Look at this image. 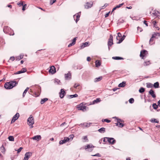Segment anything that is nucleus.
Wrapping results in <instances>:
<instances>
[{"mask_svg": "<svg viewBox=\"0 0 160 160\" xmlns=\"http://www.w3.org/2000/svg\"><path fill=\"white\" fill-rule=\"evenodd\" d=\"M18 82L16 81H10L5 83L4 87L7 89H10L16 86Z\"/></svg>", "mask_w": 160, "mask_h": 160, "instance_id": "obj_1", "label": "nucleus"}, {"mask_svg": "<svg viewBox=\"0 0 160 160\" xmlns=\"http://www.w3.org/2000/svg\"><path fill=\"white\" fill-rule=\"evenodd\" d=\"M34 123V118L32 115L30 116V117L28 118L27 120V123L28 125L30 126L31 128H33V125Z\"/></svg>", "mask_w": 160, "mask_h": 160, "instance_id": "obj_2", "label": "nucleus"}, {"mask_svg": "<svg viewBox=\"0 0 160 160\" xmlns=\"http://www.w3.org/2000/svg\"><path fill=\"white\" fill-rule=\"evenodd\" d=\"M70 136V138L67 137H64L63 140H61L59 141V143L60 144H62L68 141L71 139V140H72L74 137V136L73 135H72Z\"/></svg>", "mask_w": 160, "mask_h": 160, "instance_id": "obj_3", "label": "nucleus"}, {"mask_svg": "<svg viewBox=\"0 0 160 160\" xmlns=\"http://www.w3.org/2000/svg\"><path fill=\"white\" fill-rule=\"evenodd\" d=\"M113 44V36L112 34L110 35L108 41V46L109 49V47Z\"/></svg>", "mask_w": 160, "mask_h": 160, "instance_id": "obj_4", "label": "nucleus"}, {"mask_svg": "<svg viewBox=\"0 0 160 160\" xmlns=\"http://www.w3.org/2000/svg\"><path fill=\"white\" fill-rule=\"evenodd\" d=\"M11 29L8 26H5L4 27L3 31L4 32L6 33H8L10 35H13L14 33L13 32L12 33H9V31L11 30Z\"/></svg>", "mask_w": 160, "mask_h": 160, "instance_id": "obj_5", "label": "nucleus"}, {"mask_svg": "<svg viewBox=\"0 0 160 160\" xmlns=\"http://www.w3.org/2000/svg\"><path fill=\"white\" fill-rule=\"evenodd\" d=\"M77 108L78 109V110H82L84 111L86 110V106H83L82 104L81 103L77 106Z\"/></svg>", "mask_w": 160, "mask_h": 160, "instance_id": "obj_6", "label": "nucleus"}, {"mask_svg": "<svg viewBox=\"0 0 160 160\" xmlns=\"http://www.w3.org/2000/svg\"><path fill=\"white\" fill-rule=\"evenodd\" d=\"M19 117V114L17 112L16 114L13 116L11 121V123H12L14 122L16 120H17Z\"/></svg>", "mask_w": 160, "mask_h": 160, "instance_id": "obj_7", "label": "nucleus"}, {"mask_svg": "<svg viewBox=\"0 0 160 160\" xmlns=\"http://www.w3.org/2000/svg\"><path fill=\"white\" fill-rule=\"evenodd\" d=\"M32 153L31 152H26L25 154V156L23 160H28L29 158L32 155Z\"/></svg>", "mask_w": 160, "mask_h": 160, "instance_id": "obj_8", "label": "nucleus"}, {"mask_svg": "<svg viewBox=\"0 0 160 160\" xmlns=\"http://www.w3.org/2000/svg\"><path fill=\"white\" fill-rule=\"evenodd\" d=\"M66 93L63 89H62L61 90L60 92H59V96L61 98H63L65 95Z\"/></svg>", "mask_w": 160, "mask_h": 160, "instance_id": "obj_9", "label": "nucleus"}, {"mask_svg": "<svg viewBox=\"0 0 160 160\" xmlns=\"http://www.w3.org/2000/svg\"><path fill=\"white\" fill-rule=\"evenodd\" d=\"M93 3L92 2H87L84 5L85 8L86 9H88L91 8L92 5Z\"/></svg>", "mask_w": 160, "mask_h": 160, "instance_id": "obj_10", "label": "nucleus"}, {"mask_svg": "<svg viewBox=\"0 0 160 160\" xmlns=\"http://www.w3.org/2000/svg\"><path fill=\"white\" fill-rule=\"evenodd\" d=\"M148 53L147 51L146 50H143L141 51L140 57L142 58V59L143 58V57L145 56V55Z\"/></svg>", "mask_w": 160, "mask_h": 160, "instance_id": "obj_11", "label": "nucleus"}, {"mask_svg": "<svg viewBox=\"0 0 160 160\" xmlns=\"http://www.w3.org/2000/svg\"><path fill=\"white\" fill-rule=\"evenodd\" d=\"M108 142L110 144H112L115 143L116 140L113 138H107Z\"/></svg>", "mask_w": 160, "mask_h": 160, "instance_id": "obj_12", "label": "nucleus"}, {"mask_svg": "<svg viewBox=\"0 0 160 160\" xmlns=\"http://www.w3.org/2000/svg\"><path fill=\"white\" fill-rule=\"evenodd\" d=\"M49 73L52 74L56 72V69L55 67L53 66H52L51 67L50 69H49Z\"/></svg>", "mask_w": 160, "mask_h": 160, "instance_id": "obj_13", "label": "nucleus"}, {"mask_svg": "<svg viewBox=\"0 0 160 160\" xmlns=\"http://www.w3.org/2000/svg\"><path fill=\"white\" fill-rule=\"evenodd\" d=\"M80 13H77L75 15L73 16V18L75 19L76 18V22L79 20V18L80 17Z\"/></svg>", "mask_w": 160, "mask_h": 160, "instance_id": "obj_14", "label": "nucleus"}, {"mask_svg": "<svg viewBox=\"0 0 160 160\" xmlns=\"http://www.w3.org/2000/svg\"><path fill=\"white\" fill-rule=\"evenodd\" d=\"M31 139L38 141L41 139V136L40 135H38L32 137Z\"/></svg>", "mask_w": 160, "mask_h": 160, "instance_id": "obj_15", "label": "nucleus"}, {"mask_svg": "<svg viewBox=\"0 0 160 160\" xmlns=\"http://www.w3.org/2000/svg\"><path fill=\"white\" fill-rule=\"evenodd\" d=\"M149 93L153 98H155L156 97V95L154 93V92L151 89L149 92Z\"/></svg>", "mask_w": 160, "mask_h": 160, "instance_id": "obj_16", "label": "nucleus"}, {"mask_svg": "<svg viewBox=\"0 0 160 160\" xmlns=\"http://www.w3.org/2000/svg\"><path fill=\"white\" fill-rule=\"evenodd\" d=\"M101 100L100 98H97L96 100L93 101L91 104H94L97 103L101 101Z\"/></svg>", "mask_w": 160, "mask_h": 160, "instance_id": "obj_17", "label": "nucleus"}, {"mask_svg": "<svg viewBox=\"0 0 160 160\" xmlns=\"http://www.w3.org/2000/svg\"><path fill=\"white\" fill-rule=\"evenodd\" d=\"M65 77L66 79L71 78V75L70 72H69L67 74H65Z\"/></svg>", "mask_w": 160, "mask_h": 160, "instance_id": "obj_18", "label": "nucleus"}, {"mask_svg": "<svg viewBox=\"0 0 160 160\" xmlns=\"http://www.w3.org/2000/svg\"><path fill=\"white\" fill-rule=\"evenodd\" d=\"M76 38H75L73 39L72 42L68 45V47H70L75 44L77 39Z\"/></svg>", "mask_w": 160, "mask_h": 160, "instance_id": "obj_19", "label": "nucleus"}, {"mask_svg": "<svg viewBox=\"0 0 160 160\" xmlns=\"http://www.w3.org/2000/svg\"><path fill=\"white\" fill-rule=\"evenodd\" d=\"M124 4V3H122L121 4H119L118 5H117L116 7H115L112 9V12H113L117 8H119L121 7Z\"/></svg>", "mask_w": 160, "mask_h": 160, "instance_id": "obj_20", "label": "nucleus"}, {"mask_svg": "<svg viewBox=\"0 0 160 160\" xmlns=\"http://www.w3.org/2000/svg\"><path fill=\"white\" fill-rule=\"evenodd\" d=\"M160 36L159 34L158 33H155L153 34L152 35V38H158Z\"/></svg>", "mask_w": 160, "mask_h": 160, "instance_id": "obj_21", "label": "nucleus"}, {"mask_svg": "<svg viewBox=\"0 0 160 160\" xmlns=\"http://www.w3.org/2000/svg\"><path fill=\"white\" fill-rule=\"evenodd\" d=\"M102 78V76L99 77L98 78H95L94 80V82H97L100 81Z\"/></svg>", "mask_w": 160, "mask_h": 160, "instance_id": "obj_22", "label": "nucleus"}, {"mask_svg": "<svg viewBox=\"0 0 160 160\" xmlns=\"http://www.w3.org/2000/svg\"><path fill=\"white\" fill-rule=\"evenodd\" d=\"M101 65V63L99 60H97L95 61V65L96 67H98L100 66Z\"/></svg>", "mask_w": 160, "mask_h": 160, "instance_id": "obj_23", "label": "nucleus"}, {"mask_svg": "<svg viewBox=\"0 0 160 160\" xmlns=\"http://www.w3.org/2000/svg\"><path fill=\"white\" fill-rule=\"evenodd\" d=\"M82 139L83 140V142H88V137L87 136H85L83 137L82 138Z\"/></svg>", "mask_w": 160, "mask_h": 160, "instance_id": "obj_24", "label": "nucleus"}, {"mask_svg": "<svg viewBox=\"0 0 160 160\" xmlns=\"http://www.w3.org/2000/svg\"><path fill=\"white\" fill-rule=\"evenodd\" d=\"M89 42H86L83 43V44L81 46V48H84L85 47L87 46L88 45Z\"/></svg>", "mask_w": 160, "mask_h": 160, "instance_id": "obj_25", "label": "nucleus"}, {"mask_svg": "<svg viewBox=\"0 0 160 160\" xmlns=\"http://www.w3.org/2000/svg\"><path fill=\"white\" fill-rule=\"evenodd\" d=\"M98 131L100 133H102L105 132V128H102L98 130Z\"/></svg>", "mask_w": 160, "mask_h": 160, "instance_id": "obj_26", "label": "nucleus"}, {"mask_svg": "<svg viewBox=\"0 0 160 160\" xmlns=\"http://www.w3.org/2000/svg\"><path fill=\"white\" fill-rule=\"evenodd\" d=\"M23 55H21L17 57L16 58V60H20L21 59H22L23 58Z\"/></svg>", "mask_w": 160, "mask_h": 160, "instance_id": "obj_27", "label": "nucleus"}, {"mask_svg": "<svg viewBox=\"0 0 160 160\" xmlns=\"http://www.w3.org/2000/svg\"><path fill=\"white\" fill-rule=\"evenodd\" d=\"M48 99L47 98H44V99H42L41 101V104H43L45 102H46L48 100Z\"/></svg>", "mask_w": 160, "mask_h": 160, "instance_id": "obj_28", "label": "nucleus"}, {"mask_svg": "<svg viewBox=\"0 0 160 160\" xmlns=\"http://www.w3.org/2000/svg\"><path fill=\"white\" fill-rule=\"evenodd\" d=\"M116 124L117 126H119L120 127H122L123 126V124L120 122H117Z\"/></svg>", "mask_w": 160, "mask_h": 160, "instance_id": "obj_29", "label": "nucleus"}, {"mask_svg": "<svg viewBox=\"0 0 160 160\" xmlns=\"http://www.w3.org/2000/svg\"><path fill=\"white\" fill-rule=\"evenodd\" d=\"M112 58L115 60H122L123 59V58L119 57H113Z\"/></svg>", "mask_w": 160, "mask_h": 160, "instance_id": "obj_30", "label": "nucleus"}, {"mask_svg": "<svg viewBox=\"0 0 160 160\" xmlns=\"http://www.w3.org/2000/svg\"><path fill=\"white\" fill-rule=\"evenodd\" d=\"M28 89H29V88L27 87L26 88V89L24 90V92H23V94H22V96L23 97H24L25 96L26 93L27 92Z\"/></svg>", "mask_w": 160, "mask_h": 160, "instance_id": "obj_31", "label": "nucleus"}, {"mask_svg": "<svg viewBox=\"0 0 160 160\" xmlns=\"http://www.w3.org/2000/svg\"><path fill=\"white\" fill-rule=\"evenodd\" d=\"M125 83L124 82H122L120 83L118 85V87H123L125 86Z\"/></svg>", "mask_w": 160, "mask_h": 160, "instance_id": "obj_32", "label": "nucleus"}, {"mask_svg": "<svg viewBox=\"0 0 160 160\" xmlns=\"http://www.w3.org/2000/svg\"><path fill=\"white\" fill-rule=\"evenodd\" d=\"M153 86V85L150 83H147V87L148 88H152Z\"/></svg>", "mask_w": 160, "mask_h": 160, "instance_id": "obj_33", "label": "nucleus"}, {"mask_svg": "<svg viewBox=\"0 0 160 160\" xmlns=\"http://www.w3.org/2000/svg\"><path fill=\"white\" fill-rule=\"evenodd\" d=\"M150 121L152 122H156L157 123H159V121L155 119H152Z\"/></svg>", "mask_w": 160, "mask_h": 160, "instance_id": "obj_34", "label": "nucleus"}, {"mask_svg": "<svg viewBox=\"0 0 160 160\" xmlns=\"http://www.w3.org/2000/svg\"><path fill=\"white\" fill-rule=\"evenodd\" d=\"M158 105H157L156 103H153L152 104V107L153 108L155 109H156L158 108Z\"/></svg>", "mask_w": 160, "mask_h": 160, "instance_id": "obj_35", "label": "nucleus"}, {"mask_svg": "<svg viewBox=\"0 0 160 160\" xmlns=\"http://www.w3.org/2000/svg\"><path fill=\"white\" fill-rule=\"evenodd\" d=\"M94 147L92 145L88 144L85 147V149H87L89 148H92Z\"/></svg>", "mask_w": 160, "mask_h": 160, "instance_id": "obj_36", "label": "nucleus"}, {"mask_svg": "<svg viewBox=\"0 0 160 160\" xmlns=\"http://www.w3.org/2000/svg\"><path fill=\"white\" fill-rule=\"evenodd\" d=\"M8 139L10 141H14V138L12 136H9L8 137Z\"/></svg>", "mask_w": 160, "mask_h": 160, "instance_id": "obj_37", "label": "nucleus"}, {"mask_svg": "<svg viewBox=\"0 0 160 160\" xmlns=\"http://www.w3.org/2000/svg\"><path fill=\"white\" fill-rule=\"evenodd\" d=\"M159 83L158 82H156L155 83H154L153 86H154V87L155 88H158L159 87Z\"/></svg>", "mask_w": 160, "mask_h": 160, "instance_id": "obj_38", "label": "nucleus"}, {"mask_svg": "<svg viewBox=\"0 0 160 160\" xmlns=\"http://www.w3.org/2000/svg\"><path fill=\"white\" fill-rule=\"evenodd\" d=\"M145 91V89L143 88H141L139 89V91L140 93H142Z\"/></svg>", "mask_w": 160, "mask_h": 160, "instance_id": "obj_39", "label": "nucleus"}, {"mask_svg": "<svg viewBox=\"0 0 160 160\" xmlns=\"http://www.w3.org/2000/svg\"><path fill=\"white\" fill-rule=\"evenodd\" d=\"M0 150L2 152H5V149L3 145H2V147L0 148Z\"/></svg>", "mask_w": 160, "mask_h": 160, "instance_id": "obj_40", "label": "nucleus"}, {"mask_svg": "<svg viewBox=\"0 0 160 160\" xmlns=\"http://www.w3.org/2000/svg\"><path fill=\"white\" fill-rule=\"evenodd\" d=\"M78 96V94H76L74 95H70L68 96V97H70V98H72L73 97H77Z\"/></svg>", "mask_w": 160, "mask_h": 160, "instance_id": "obj_41", "label": "nucleus"}, {"mask_svg": "<svg viewBox=\"0 0 160 160\" xmlns=\"http://www.w3.org/2000/svg\"><path fill=\"white\" fill-rule=\"evenodd\" d=\"M18 5L19 6H23L24 5V2L23 1H21L20 2L18 3Z\"/></svg>", "mask_w": 160, "mask_h": 160, "instance_id": "obj_42", "label": "nucleus"}, {"mask_svg": "<svg viewBox=\"0 0 160 160\" xmlns=\"http://www.w3.org/2000/svg\"><path fill=\"white\" fill-rule=\"evenodd\" d=\"M150 63L149 61L145 62L144 63V65L145 66L149 65Z\"/></svg>", "mask_w": 160, "mask_h": 160, "instance_id": "obj_43", "label": "nucleus"}, {"mask_svg": "<svg viewBox=\"0 0 160 160\" xmlns=\"http://www.w3.org/2000/svg\"><path fill=\"white\" fill-rule=\"evenodd\" d=\"M124 39V38H123V37H122V38H120V39L119 40V41H118V43H121L123 41V40Z\"/></svg>", "mask_w": 160, "mask_h": 160, "instance_id": "obj_44", "label": "nucleus"}, {"mask_svg": "<svg viewBox=\"0 0 160 160\" xmlns=\"http://www.w3.org/2000/svg\"><path fill=\"white\" fill-rule=\"evenodd\" d=\"M124 39V38H123V37H122V38H120V39L119 40V41H118V43H121L123 41V40Z\"/></svg>", "mask_w": 160, "mask_h": 160, "instance_id": "obj_45", "label": "nucleus"}, {"mask_svg": "<svg viewBox=\"0 0 160 160\" xmlns=\"http://www.w3.org/2000/svg\"><path fill=\"white\" fill-rule=\"evenodd\" d=\"M102 122H106L108 123L110 122H111L110 120L108 119H102Z\"/></svg>", "mask_w": 160, "mask_h": 160, "instance_id": "obj_46", "label": "nucleus"}, {"mask_svg": "<svg viewBox=\"0 0 160 160\" xmlns=\"http://www.w3.org/2000/svg\"><path fill=\"white\" fill-rule=\"evenodd\" d=\"M22 6L23 7L22 9L23 11H24L26 9V8L27 6V5L26 4H25L23 5Z\"/></svg>", "mask_w": 160, "mask_h": 160, "instance_id": "obj_47", "label": "nucleus"}, {"mask_svg": "<svg viewBox=\"0 0 160 160\" xmlns=\"http://www.w3.org/2000/svg\"><path fill=\"white\" fill-rule=\"evenodd\" d=\"M129 102L130 103H132L134 102V100L133 98H131L129 100Z\"/></svg>", "mask_w": 160, "mask_h": 160, "instance_id": "obj_48", "label": "nucleus"}, {"mask_svg": "<svg viewBox=\"0 0 160 160\" xmlns=\"http://www.w3.org/2000/svg\"><path fill=\"white\" fill-rule=\"evenodd\" d=\"M153 41V38H152V37L149 40V43L151 44H152V43Z\"/></svg>", "mask_w": 160, "mask_h": 160, "instance_id": "obj_49", "label": "nucleus"}, {"mask_svg": "<svg viewBox=\"0 0 160 160\" xmlns=\"http://www.w3.org/2000/svg\"><path fill=\"white\" fill-rule=\"evenodd\" d=\"M22 148H22L20 147L18 149V150H15L17 151L18 153H19L21 151V150H22Z\"/></svg>", "mask_w": 160, "mask_h": 160, "instance_id": "obj_50", "label": "nucleus"}, {"mask_svg": "<svg viewBox=\"0 0 160 160\" xmlns=\"http://www.w3.org/2000/svg\"><path fill=\"white\" fill-rule=\"evenodd\" d=\"M21 71L22 73H24L27 71V69L25 68H23L21 69Z\"/></svg>", "mask_w": 160, "mask_h": 160, "instance_id": "obj_51", "label": "nucleus"}, {"mask_svg": "<svg viewBox=\"0 0 160 160\" xmlns=\"http://www.w3.org/2000/svg\"><path fill=\"white\" fill-rule=\"evenodd\" d=\"M152 23L154 25V27H156V26H157V25H156L157 22L156 21H155V20L153 21L152 22Z\"/></svg>", "mask_w": 160, "mask_h": 160, "instance_id": "obj_52", "label": "nucleus"}, {"mask_svg": "<svg viewBox=\"0 0 160 160\" xmlns=\"http://www.w3.org/2000/svg\"><path fill=\"white\" fill-rule=\"evenodd\" d=\"M107 138H108L106 137L103 138V141L104 142L106 143L108 142Z\"/></svg>", "mask_w": 160, "mask_h": 160, "instance_id": "obj_53", "label": "nucleus"}, {"mask_svg": "<svg viewBox=\"0 0 160 160\" xmlns=\"http://www.w3.org/2000/svg\"><path fill=\"white\" fill-rule=\"evenodd\" d=\"M80 85L79 83H75L74 85V87L75 88H77V87L78 86H79Z\"/></svg>", "mask_w": 160, "mask_h": 160, "instance_id": "obj_54", "label": "nucleus"}, {"mask_svg": "<svg viewBox=\"0 0 160 160\" xmlns=\"http://www.w3.org/2000/svg\"><path fill=\"white\" fill-rule=\"evenodd\" d=\"M81 125H83L84 126H85L86 127H88V123L87 122L84 123L83 124H81Z\"/></svg>", "mask_w": 160, "mask_h": 160, "instance_id": "obj_55", "label": "nucleus"}, {"mask_svg": "<svg viewBox=\"0 0 160 160\" xmlns=\"http://www.w3.org/2000/svg\"><path fill=\"white\" fill-rule=\"evenodd\" d=\"M138 30L140 32H141L142 31V29L141 28L138 27Z\"/></svg>", "mask_w": 160, "mask_h": 160, "instance_id": "obj_56", "label": "nucleus"}, {"mask_svg": "<svg viewBox=\"0 0 160 160\" xmlns=\"http://www.w3.org/2000/svg\"><path fill=\"white\" fill-rule=\"evenodd\" d=\"M21 73H22V71H21V70H20V71L17 72H16V73L15 74H19Z\"/></svg>", "mask_w": 160, "mask_h": 160, "instance_id": "obj_57", "label": "nucleus"}, {"mask_svg": "<svg viewBox=\"0 0 160 160\" xmlns=\"http://www.w3.org/2000/svg\"><path fill=\"white\" fill-rule=\"evenodd\" d=\"M15 59V58L14 57H12L10 58V60L12 61H13Z\"/></svg>", "mask_w": 160, "mask_h": 160, "instance_id": "obj_58", "label": "nucleus"}, {"mask_svg": "<svg viewBox=\"0 0 160 160\" xmlns=\"http://www.w3.org/2000/svg\"><path fill=\"white\" fill-rule=\"evenodd\" d=\"M143 23L146 25V26H148V23L147 21H146L145 20H144L143 21Z\"/></svg>", "mask_w": 160, "mask_h": 160, "instance_id": "obj_59", "label": "nucleus"}, {"mask_svg": "<svg viewBox=\"0 0 160 160\" xmlns=\"http://www.w3.org/2000/svg\"><path fill=\"white\" fill-rule=\"evenodd\" d=\"M39 94L38 93H35L34 95H33L35 97H37L39 96Z\"/></svg>", "mask_w": 160, "mask_h": 160, "instance_id": "obj_60", "label": "nucleus"}, {"mask_svg": "<svg viewBox=\"0 0 160 160\" xmlns=\"http://www.w3.org/2000/svg\"><path fill=\"white\" fill-rule=\"evenodd\" d=\"M118 37H121V36H122V35H121V33H120V32H118Z\"/></svg>", "mask_w": 160, "mask_h": 160, "instance_id": "obj_61", "label": "nucleus"}, {"mask_svg": "<svg viewBox=\"0 0 160 160\" xmlns=\"http://www.w3.org/2000/svg\"><path fill=\"white\" fill-rule=\"evenodd\" d=\"M117 122H122V120H121V119H117Z\"/></svg>", "mask_w": 160, "mask_h": 160, "instance_id": "obj_62", "label": "nucleus"}, {"mask_svg": "<svg viewBox=\"0 0 160 160\" xmlns=\"http://www.w3.org/2000/svg\"><path fill=\"white\" fill-rule=\"evenodd\" d=\"M110 12H109L105 14V18L107 17L108 16Z\"/></svg>", "mask_w": 160, "mask_h": 160, "instance_id": "obj_63", "label": "nucleus"}, {"mask_svg": "<svg viewBox=\"0 0 160 160\" xmlns=\"http://www.w3.org/2000/svg\"><path fill=\"white\" fill-rule=\"evenodd\" d=\"M87 60L88 61H90L91 60V58L90 57H88Z\"/></svg>", "mask_w": 160, "mask_h": 160, "instance_id": "obj_64", "label": "nucleus"}]
</instances>
